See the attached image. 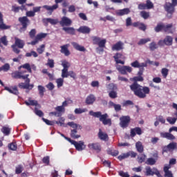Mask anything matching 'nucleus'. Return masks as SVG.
Segmentation results:
<instances>
[{
	"label": "nucleus",
	"instance_id": "nucleus-1",
	"mask_svg": "<svg viewBox=\"0 0 177 177\" xmlns=\"http://www.w3.org/2000/svg\"><path fill=\"white\" fill-rule=\"evenodd\" d=\"M130 88L134 92V95L140 97V99H145L146 95L150 93V88L149 87L142 86L136 82H134L133 84L130 86Z\"/></svg>",
	"mask_w": 177,
	"mask_h": 177
},
{
	"label": "nucleus",
	"instance_id": "nucleus-2",
	"mask_svg": "<svg viewBox=\"0 0 177 177\" xmlns=\"http://www.w3.org/2000/svg\"><path fill=\"white\" fill-rule=\"evenodd\" d=\"M90 115L95 117V118H99V120L102 122L104 125H111V119L109 118V115L107 113L102 114V112H93V111H89Z\"/></svg>",
	"mask_w": 177,
	"mask_h": 177
},
{
	"label": "nucleus",
	"instance_id": "nucleus-3",
	"mask_svg": "<svg viewBox=\"0 0 177 177\" xmlns=\"http://www.w3.org/2000/svg\"><path fill=\"white\" fill-rule=\"evenodd\" d=\"M66 140H68V142H69L71 145H74L77 151H82V150H85V147H86L83 141L76 142L75 140H71V138H66Z\"/></svg>",
	"mask_w": 177,
	"mask_h": 177
},
{
	"label": "nucleus",
	"instance_id": "nucleus-4",
	"mask_svg": "<svg viewBox=\"0 0 177 177\" xmlns=\"http://www.w3.org/2000/svg\"><path fill=\"white\" fill-rule=\"evenodd\" d=\"M172 3H166L165 4V10L168 13L169 17H171V15L174 12H175V6L177 5V0H171Z\"/></svg>",
	"mask_w": 177,
	"mask_h": 177
},
{
	"label": "nucleus",
	"instance_id": "nucleus-5",
	"mask_svg": "<svg viewBox=\"0 0 177 177\" xmlns=\"http://www.w3.org/2000/svg\"><path fill=\"white\" fill-rule=\"evenodd\" d=\"M93 45H98L100 48H104L106 46V39H102L99 37L94 36L92 37Z\"/></svg>",
	"mask_w": 177,
	"mask_h": 177
},
{
	"label": "nucleus",
	"instance_id": "nucleus-6",
	"mask_svg": "<svg viewBox=\"0 0 177 177\" xmlns=\"http://www.w3.org/2000/svg\"><path fill=\"white\" fill-rule=\"evenodd\" d=\"M30 78L27 77L25 79L24 83H19L18 84L19 88L21 89H32L34 88V84H30Z\"/></svg>",
	"mask_w": 177,
	"mask_h": 177
},
{
	"label": "nucleus",
	"instance_id": "nucleus-7",
	"mask_svg": "<svg viewBox=\"0 0 177 177\" xmlns=\"http://www.w3.org/2000/svg\"><path fill=\"white\" fill-rule=\"evenodd\" d=\"M120 125L122 128H127L129 125V122H131V118L127 116H122L120 118Z\"/></svg>",
	"mask_w": 177,
	"mask_h": 177
},
{
	"label": "nucleus",
	"instance_id": "nucleus-8",
	"mask_svg": "<svg viewBox=\"0 0 177 177\" xmlns=\"http://www.w3.org/2000/svg\"><path fill=\"white\" fill-rule=\"evenodd\" d=\"M147 63L151 64V61L148 60L146 62L139 63L138 61H135L131 64V67L134 68H143L144 67H147Z\"/></svg>",
	"mask_w": 177,
	"mask_h": 177
},
{
	"label": "nucleus",
	"instance_id": "nucleus-9",
	"mask_svg": "<svg viewBox=\"0 0 177 177\" xmlns=\"http://www.w3.org/2000/svg\"><path fill=\"white\" fill-rule=\"evenodd\" d=\"M24 73H26V71L15 72L12 74V76L13 78H17L18 80H26L30 77V75H24Z\"/></svg>",
	"mask_w": 177,
	"mask_h": 177
},
{
	"label": "nucleus",
	"instance_id": "nucleus-10",
	"mask_svg": "<svg viewBox=\"0 0 177 177\" xmlns=\"http://www.w3.org/2000/svg\"><path fill=\"white\" fill-rule=\"evenodd\" d=\"M72 24H73V21H71V19H70V18L67 17H63L61 21H59V24L60 26H62V27H64L65 26L66 27H68L71 26Z\"/></svg>",
	"mask_w": 177,
	"mask_h": 177
},
{
	"label": "nucleus",
	"instance_id": "nucleus-11",
	"mask_svg": "<svg viewBox=\"0 0 177 177\" xmlns=\"http://www.w3.org/2000/svg\"><path fill=\"white\" fill-rule=\"evenodd\" d=\"M43 9H45L48 15H52L53 13L54 10H56L57 8H59V4H55L53 6H48V5H44L42 6Z\"/></svg>",
	"mask_w": 177,
	"mask_h": 177
},
{
	"label": "nucleus",
	"instance_id": "nucleus-12",
	"mask_svg": "<svg viewBox=\"0 0 177 177\" xmlns=\"http://www.w3.org/2000/svg\"><path fill=\"white\" fill-rule=\"evenodd\" d=\"M163 31L167 32V34H173V32H175V28H174L172 24H163Z\"/></svg>",
	"mask_w": 177,
	"mask_h": 177
},
{
	"label": "nucleus",
	"instance_id": "nucleus-13",
	"mask_svg": "<svg viewBox=\"0 0 177 177\" xmlns=\"http://www.w3.org/2000/svg\"><path fill=\"white\" fill-rule=\"evenodd\" d=\"M47 35L48 34L46 33H40L37 35L35 40L30 42V45H37L39 41H42V39L46 38Z\"/></svg>",
	"mask_w": 177,
	"mask_h": 177
},
{
	"label": "nucleus",
	"instance_id": "nucleus-14",
	"mask_svg": "<svg viewBox=\"0 0 177 177\" xmlns=\"http://www.w3.org/2000/svg\"><path fill=\"white\" fill-rule=\"evenodd\" d=\"M19 21L23 26L22 28H21V30H23V29L26 30L27 28L28 24H30V19H28V18H27V17H19Z\"/></svg>",
	"mask_w": 177,
	"mask_h": 177
},
{
	"label": "nucleus",
	"instance_id": "nucleus-15",
	"mask_svg": "<svg viewBox=\"0 0 177 177\" xmlns=\"http://www.w3.org/2000/svg\"><path fill=\"white\" fill-rule=\"evenodd\" d=\"M160 136H161V138H164L165 139H167L168 140H175V139H176L174 136L172 135V133H171L170 132H169V133L161 132Z\"/></svg>",
	"mask_w": 177,
	"mask_h": 177
},
{
	"label": "nucleus",
	"instance_id": "nucleus-16",
	"mask_svg": "<svg viewBox=\"0 0 177 177\" xmlns=\"http://www.w3.org/2000/svg\"><path fill=\"white\" fill-rule=\"evenodd\" d=\"M95 102H96V97L93 94H90L86 98V103L87 104H93Z\"/></svg>",
	"mask_w": 177,
	"mask_h": 177
},
{
	"label": "nucleus",
	"instance_id": "nucleus-17",
	"mask_svg": "<svg viewBox=\"0 0 177 177\" xmlns=\"http://www.w3.org/2000/svg\"><path fill=\"white\" fill-rule=\"evenodd\" d=\"M124 49V43L118 41L112 46V50H122Z\"/></svg>",
	"mask_w": 177,
	"mask_h": 177
},
{
	"label": "nucleus",
	"instance_id": "nucleus-18",
	"mask_svg": "<svg viewBox=\"0 0 177 177\" xmlns=\"http://www.w3.org/2000/svg\"><path fill=\"white\" fill-rule=\"evenodd\" d=\"M170 168V165L164 167L165 177H174L172 171H169Z\"/></svg>",
	"mask_w": 177,
	"mask_h": 177
},
{
	"label": "nucleus",
	"instance_id": "nucleus-19",
	"mask_svg": "<svg viewBox=\"0 0 177 177\" xmlns=\"http://www.w3.org/2000/svg\"><path fill=\"white\" fill-rule=\"evenodd\" d=\"M129 13H131L129 8H124L116 11L118 16H125V15H129Z\"/></svg>",
	"mask_w": 177,
	"mask_h": 177
},
{
	"label": "nucleus",
	"instance_id": "nucleus-20",
	"mask_svg": "<svg viewBox=\"0 0 177 177\" xmlns=\"http://www.w3.org/2000/svg\"><path fill=\"white\" fill-rule=\"evenodd\" d=\"M70 44H66L61 46V53H64L65 56H70V50H68Z\"/></svg>",
	"mask_w": 177,
	"mask_h": 177
},
{
	"label": "nucleus",
	"instance_id": "nucleus-21",
	"mask_svg": "<svg viewBox=\"0 0 177 177\" xmlns=\"http://www.w3.org/2000/svg\"><path fill=\"white\" fill-rule=\"evenodd\" d=\"M8 28H10V26H6V24H3V15L0 12V29L8 30Z\"/></svg>",
	"mask_w": 177,
	"mask_h": 177
},
{
	"label": "nucleus",
	"instance_id": "nucleus-22",
	"mask_svg": "<svg viewBox=\"0 0 177 177\" xmlns=\"http://www.w3.org/2000/svg\"><path fill=\"white\" fill-rule=\"evenodd\" d=\"M98 138L101 140H104L106 142V140H107L109 139V136L107 135V133L103 132L102 131V129H99V133H98Z\"/></svg>",
	"mask_w": 177,
	"mask_h": 177
},
{
	"label": "nucleus",
	"instance_id": "nucleus-23",
	"mask_svg": "<svg viewBox=\"0 0 177 177\" xmlns=\"http://www.w3.org/2000/svg\"><path fill=\"white\" fill-rule=\"evenodd\" d=\"M15 43L14 45L17 46V48H19L20 49H23V48H24V41L17 37H15Z\"/></svg>",
	"mask_w": 177,
	"mask_h": 177
},
{
	"label": "nucleus",
	"instance_id": "nucleus-24",
	"mask_svg": "<svg viewBox=\"0 0 177 177\" xmlns=\"http://www.w3.org/2000/svg\"><path fill=\"white\" fill-rule=\"evenodd\" d=\"M43 21L44 23H50V24H52L53 26H55V24H57L59 23V19H52V18H45L43 19Z\"/></svg>",
	"mask_w": 177,
	"mask_h": 177
},
{
	"label": "nucleus",
	"instance_id": "nucleus-25",
	"mask_svg": "<svg viewBox=\"0 0 177 177\" xmlns=\"http://www.w3.org/2000/svg\"><path fill=\"white\" fill-rule=\"evenodd\" d=\"M71 44L73 45V48L76 49V50H79V52H85L86 49H85V47L78 44L75 42H72Z\"/></svg>",
	"mask_w": 177,
	"mask_h": 177
},
{
	"label": "nucleus",
	"instance_id": "nucleus-26",
	"mask_svg": "<svg viewBox=\"0 0 177 177\" xmlns=\"http://www.w3.org/2000/svg\"><path fill=\"white\" fill-rule=\"evenodd\" d=\"M88 147L96 150V151H100L101 150L100 145L99 143H90L88 144Z\"/></svg>",
	"mask_w": 177,
	"mask_h": 177
},
{
	"label": "nucleus",
	"instance_id": "nucleus-27",
	"mask_svg": "<svg viewBox=\"0 0 177 177\" xmlns=\"http://www.w3.org/2000/svg\"><path fill=\"white\" fill-rule=\"evenodd\" d=\"M79 32H82V34H89L91 32V28L88 26H81L79 29H77Z\"/></svg>",
	"mask_w": 177,
	"mask_h": 177
},
{
	"label": "nucleus",
	"instance_id": "nucleus-28",
	"mask_svg": "<svg viewBox=\"0 0 177 177\" xmlns=\"http://www.w3.org/2000/svg\"><path fill=\"white\" fill-rule=\"evenodd\" d=\"M5 90L13 95H19V90H17V87H5Z\"/></svg>",
	"mask_w": 177,
	"mask_h": 177
},
{
	"label": "nucleus",
	"instance_id": "nucleus-29",
	"mask_svg": "<svg viewBox=\"0 0 177 177\" xmlns=\"http://www.w3.org/2000/svg\"><path fill=\"white\" fill-rule=\"evenodd\" d=\"M67 125H68V127H71L73 129H82V126H81V124H78L77 123H75L74 122H69L67 123Z\"/></svg>",
	"mask_w": 177,
	"mask_h": 177
},
{
	"label": "nucleus",
	"instance_id": "nucleus-30",
	"mask_svg": "<svg viewBox=\"0 0 177 177\" xmlns=\"http://www.w3.org/2000/svg\"><path fill=\"white\" fill-rule=\"evenodd\" d=\"M62 30L71 35H74V34H75V29L73 27H64Z\"/></svg>",
	"mask_w": 177,
	"mask_h": 177
},
{
	"label": "nucleus",
	"instance_id": "nucleus-31",
	"mask_svg": "<svg viewBox=\"0 0 177 177\" xmlns=\"http://www.w3.org/2000/svg\"><path fill=\"white\" fill-rule=\"evenodd\" d=\"M174 115H176V118H172V117H167V121L171 125H174L175 122H176L177 120V111L174 113Z\"/></svg>",
	"mask_w": 177,
	"mask_h": 177
},
{
	"label": "nucleus",
	"instance_id": "nucleus-32",
	"mask_svg": "<svg viewBox=\"0 0 177 177\" xmlns=\"http://www.w3.org/2000/svg\"><path fill=\"white\" fill-rule=\"evenodd\" d=\"M125 68H126V66H121L120 65L116 66V69L118 70V71H119V73H122L123 75H125V74H127Z\"/></svg>",
	"mask_w": 177,
	"mask_h": 177
},
{
	"label": "nucleus",
	"instance_id": "nucleus-33",
	"mask_svg": "<svg viewBox=\"0 0 177 177\" xmlns=\"http://www.w3.org/2000/svg\"><path fill=\"white\" fill-rule=\"evenodd\" d=\"M77 132L78 131H77V129L71 130V138H73V139H78L79 138H81V135L77 134Z\"/></svg>",
	"mask_w": 177,
	"mask_h": 177
},
{
	"label": "nucleus",
	"instance_id": "nucleus-34",
	"mask_svg": "<svg viewBox=\"0 0 177 177\" xmlns=\"http://www.w3.org/2000/svg\"><path fill=\"white\" fill-rule=\"evenodd\" d=\"M136 147L137 151H138V153H143L144 148H143V145H142V142H140L139 141L138 142H136Z\"/></svg>",
	"mask_w": 177,
	"mask_h": 177
},
{
	"label": "nucleus",
	"instance_id": "nucleus-35",
	"mask_svg": "<svg viewBox=\"0 0 177 177\" xmlns=\"http://www.w3.org/2000/svg\"><path fill=\"white\" fill-rule=\"evenodd\" d=\"M172 37L171 36H167L165 39V45H167L168 46H170V45H172Z\"/></svg>",
	"mask_w": 177,
	"mask_h": 177
},
{
	"label": "nucleus",
	"instance_id": "nucleus-36",
	"mask_svg": "<svg viewBox=\"0 0 177 177\" xmlns=\"http://www.w3.org/2000/svg\"><path fill=\"white\" fill-rule=\"evenodd\" d=\"M25 104L26 106H37L38 104V102L34 100H28V101H25Z\"/></svg>",
	"mask_w": 177,
	"mask_h": 177
},
{
	"label": "nucleus",
	"instance_id": "nucleus-37",
	"mask_svg": "<svg viewBox=\"0 0 177 177\" xmlns=\"http://www.w3.org/2000/svg\"><path fill=\"white\" fill-rule=\"evenodd\" d=\"M19 68H25L26 70H27L28 71V73H32V70H31V66H30V64L26 63L24 65H21V66H19Z\"/></svg>",
	"mask_w": 177,
	"mask_h": 177
},
{
	"label": "nucleus",
	"instance_id": "nucleus-38",
	"mask_svg": "<svg viewBox=\"0 0 177 177\" xmlns=\"http://www.w3.org/2000/svg\"><path fill=\"white\" fill-rule=\"evenodd\" d=\"M146 171H147V175H156V171H157L156 169H151V168L150 167H147L146 168Z\"/></svg>",
	"mask_w": 177,
	"mask_h": 177
},
{
	"label": "nucleus",
	"instance_id": "nucleus-39",
	"mask_svg": "<svg viewBox=\"0 0 177 177\" xmlns=\"http://www.w3.org/2000/svg\"><path fill=\"white\" fill-rule=\"evenodd\" d=\"M156 162V159L153 158H149L147 160V161L145 162V164H147V165H154Z\"/></svg>",
	"mask_w": 177,
	"mask_h": 177
},
{
	"label": "nucleus",
	"instance_id": "nucleus-40",
	"mask_svg": "<svg viewBox=\"0 0 177 177\" xmlns=\"http://www.w3.org/2000/svg\"><path fill=\"white\" fill-rule=\"evenodd\" d=\"M168 73H169V70L166 68H163L161 70V74L164 78H167L168 77Z\"/></svg>",
	"mask_w": 177,
	"mask_h": 177
},
{
	"label": "nucleus",
	"instance_id": "nucleus-41",
	"mask_svg": "<svg viewBox=\"0 0 177 177\" xmlns=\"http://www.w3.org/2000/svg\"><path fill=\"white\" fill-rule=\"evenodd\" d=\"M62 66L64 68V70H68V68L71 66L68 62L64 60L62 62Z\"/></svg>",
	"mask_w": 177,
	"mask_h": 177
},
{
	"label": "nucleus",
	"instance_id": "nucleus-42",
	"mask_svg": "<svg viewBox=\"0 0 177 177\" xmlns=\"http://www.w3.org/2000/svg\"><path fill=\"white\" fill-rule=\"evenodd\" d=\"M64 82V80L63 78H58L56 80L57 86V88H62L63 84Z\"/></svg>",
	"mask_w": 177,
	"mask_h": 177
},
{
	"label": "nucleus",
	"instance_id": "nucleus-43",
	"mask_svg": "<svg viewBox=\"0 0 177 177\" xmlns=\"http://www.w3.org/2000/svg\"><path fill=\"white\" fill-rule=\"evenodd\" d=\"M146 160V155L145 154H141L139 156H138V161L140 162V164H142V162H145Z\"/></svg>",
	"mask_w": 177,
	"mask_h": 177
},
{
	"label": "nucleus",
	"instance_id": "nucleus-44",
	"mask_svg": "<svg viewBox=\"0 0 177 177\" xmlns=\"http://www.w3.org/2000/svg\"><path fill=\"white\" fill-rule=\"evenodd\" d=\"M150 41H151V39L150 38H147V39H141L138 44V45H145V44H147V42H150Z\"/></svg>",
	"mask_w": 177,
	"mask_h": 177
},
{
	"label": "nucleus",
	"instance_id": "nucleus-45",
	"mask_svg": "<svg viewBox=\"0 0 177 177\" xmlns=\"http://www.w3.org/2000/svg\"><path fill=\"white\" fill-rule=\"evenodd\" d=\"M86 111H88V109H75V114H82V113H86Z\"/></svg>",
	"mask_w": 177,
	"mask_h": 177
},
{
	"label": "nucleus",
	"instance_id": "nucleus-46",
	"mask_svg": "<svg viewBox=\"0 0 177 177\" xmlns=\"http://www.w3.org/2000/svg\"><path fill=\"white\" fill-rule=\"evenodd\" d=\"M167 147L169 148V150H175L177 147V143L176 142H171L167 145Z\"/></svg>",
	"mask_w": 177,
	"mask_h": 177
},
{
	"label": "nucleus",
	"instance_id": "nucleus-47",
	"mask_svg": "<svg viewBox=\"0 0 177 177\" xmlns=\"http://www.w3.org/2000/svg\"><path fill=\"white\" fill-rule=\"evenodd\" d=\"M38 91H39V95H40V96H44V93H45V87H44L43 86L39 85Z\"/></svg>",
	"mask_w": 177,
	"mask_h": 177
},
{
	"label": "nucleus",
	"instance_id": "nucleus-48",
	"mask_svg": "<svg viewBox=\"0 0 177 177\" xmlns=\"http://www.w3.org/2000/svg\"><path fill=\"white\" fill-rule=\"evenodd\" d=\"M10 68L9 64H6L3 66L0 67V71H8Z\"/></svg>",
	"mask_w": 177,
	"mask_h": 177
},
{
	"label": "nucleus",
	"instance_id": "nucleus-49",
	"mask_svg": "<svg viewBox=\"0 0 177 177\" xmlns=\"http://www.w3.org/2000/svg\"><path fill=\"white\" fill-rule=\"evenodd\" d=\"M37 51L39 55H42L45 51V44L41 45L39 48H37Z\"/></svg>",
	"mask_w": 177,
	"mask_h": 177
},
{
	"label": "nucleus",
	"instance_id": "nucleus-50",
	"mask_svg": "<svg viewBox=\"0 0 177 177\" xmlns=\"http://www.w3.org/2000/svg\"><path fill=\"white\" fill-rule=\"evenodd\" d=\"M157 48H158V46H157V44H156V42L152 41L151 44H149L150 50H156Z\"/></svg>",
	"mask_w": 177,
	"mask_h": 177
},
{
	"label": "nucleus",
	"instance_id": "nucleus-51",
	"mask_svg": "<svg viewBox=\"0 0 177 177\" xmlns=\"http://www.w3.org/2000/svg\"><path fill=\"white\" fill-rule=\"evenodd\" d=\"M68 77V69H62V77L67 78Z\"/></svg>",
	"mask_w": 177,
	"mask_h": 177
},
{
	"label": "nucleus",
	"instance_id": "nucleus-52",
	"mask_svg": "<svg viewBox=\"0 0 177 177\" xmlns=\"http://www.w3.org/2000/svg\"><path fill=\"white\" fill-rule=\"evenodd\" d=\"M66 119L64 118H59L58 121H56L55 123L60 127H63L64 125V121Z\"/></svg>",
	"mask_w": 177,
	"mask_h": 177
},
{
	"label": "nucleus",
	"instance_id": "nucleus-53",
	"mask_svg": "<svg viewBox=\"0 0 177 177\" xmlns=\"http://www.w3.org/2000/svg\"><path fill=\"white\" fill-rule=\"evenodd\" d=\"M128 157H129V153H128L127 152L126 153H122L120 155L118 158L121 161L122 160H125V158H128Z\"/></svg>",
	"mask_w": 177,
	"mask_h": 177
},
{
	"label": "nucleus",
	"instance_id": "nucleus-54",
	"mask_svg": "<svg viewBox=\"0 0 177 177\" xmlns=\"http://www.w3.org/2000/svg\"><path fill=\"white\" fill-rule=\"evenodd\" d=\"M1 132L4 133V135H9L10 133V129L8 127H4L1 129Z\"/></svg>",
	"mask_w": 177,
	"mask_h": 177
},
{
	"label": "nucleus",
	"instance_id": "nucleus-55",
	"mask_svg": "<svg viewBox=\"0 0 177 177\" xmlns=\"http://www.w3.org/2000/svg\"><path fill=\"white\" fill-rule=\"evenodd\" d=\"M0 41L1 42V44H3V45H4L5 46H8V39L6 37V36H3L0 39Z\"/></svg>",
	"mask_w": 177,
	"mask_h": 177
},
{
	"label": "nucleus",
	"instance_id": "nucleus-56",
	"mask_svg": "<svg viewBox=\"0 0 177 177\" xmlns=\"http://www.w3.org/2000/svg\"><path fill=\"white\" fill-rule=\"evenodd\" d=\"M9 149L12 150L13 151L17 150V145L16 143H11L8 145Z\"/></svg>",
	"mask_w": 177,
	"mask_h": 177
},
{
	"label": "nucleus",
	"instance_id": "nucleus-57",
	"mask_svg": "<svg viewBox=\"0 0 177 177\" xmlns=\"http://www.w3.org/2000/svg\"><path fill=\"white\" fill-rule=\"evenodd\" d=\"M161 30H164V24H158L155 28L156 32H160V31H161Z\"/></svg>",
	"mask_w": 177,
	"mask_h": 177
},
{
	"label": "nucleus",
	"instance_id": "nucleus-58",
	"mask_svg": "<svg viewBox=\"0 0 177 177\" xmlns=\"http://www.w3.org/2000/svg\"><path fill=\"white\" fill-rule=\"evenodd\" d=\"M46 88L48 89V91H53L55 89V84L52 82H49L47 85H46Z\"/></svg>",
	"mask_w": 177,
	"mask_h": 177
},
{
	"label": "nucleus",
	"instance_id": "nucleus-59",
	"mask_svg": "<svg viewBox=\"0 0 177 177\" xmlns=\"http://www.w3.org/2000/svg\"><path fill=\"white\" fill-rule=\"evenodd\" d=\"M73 103V100H68L62 102V106L64 109V107H67L68 104H71Z\"/></svg>",
	"mask_w": 177,
	"mask_h": 177
},
{
	"label": "nucleus",
	"instance_id": "nucleus-60",
	"mask_svg": "<svg viewBox=\"0 0 177 177\" xmlns=\"http://www.w3.org/2000/svg\"><path fill=\"white\" fill-rule=\"evenodd\" d=\"M47 66H49L50 68H53V67H55V62L53 59H48Z\"/></svg>",
	"mask_w": 177,
	"mask_h": 177
},
{
	"label": "nucleus",
	"instance_id": "nucleus-61",
	"mask_svg": "<svg viewBox=\"0 0 177 177\" xmlns=\"http://www.w3.org/2000/svg\"><path fill=\"white\" fill-rule=\"evenodd\" d=\"M55 110L56 111H58L59 113H64V111H66V109L62 106H58L55 107Z\"/></svg>",
	"mask_w": 177,
	"mask_h": 177
},
{
	"label": "nucleus",
	"instance_id": "nucleus-62",
	"mask_svg": "<svg viewBox=\"0 0 177 177\" xmlns=\"http://www.w3.org/2000/svg\"><path fill=\"white\" fill-rule=\"evenodd\" d=\"M109 97H111V99H115V97H117V92L111 91L109 93Z\"/></svg>",
	"mask_w": 177,
	"mask_h": 177
},
{
	"label": "nucleus",
	"instance_id": "nucleus-63",
	"mask_svg": "<svg viewBox=\"0 0 177 177\" xmlns=\"http://www.w3.org/2000/svg\"><path fill=\"white\" fill-rule=\"evenodd\" d=\"M146 6H147V9H151L153 8V3L150 1V0H147Z\"/></svg>",
	"mask_w": 177,
	"mask_h": 177
},
{
	"label": "nucleus",
	"instance_id": "nucleus-64",
	"mask_svg": "<svg viewBox=\"0 0 177 177\" xmlns=\"http://www.w3.org/2000/svg\"><path fill=\"white\" fill-rule=\"evenodd\" d=\"M140 15L143 19H148L149 16V12H146V11H142Z\"/></svg>",
	"mask_w": 177,
	"mask_h": 177
}]
</instances>
